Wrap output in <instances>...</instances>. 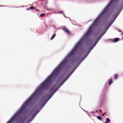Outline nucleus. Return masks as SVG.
Wrapping results in <instances>:
<instances>
[{
	"label": "nucleus",
	"instance_id": "nucleus-20",
	"mask_svg": "<svg viewBox=\"0 0 123 123\" xmlns=\"http://www.w3.org/2000/svg\"><path fill=\"white\" fill-rule=\"evenodd\" d=\"M30 8H27V10H30Z\"/></svg>",
	"mask_w": 123,
	"mask_h": 123
},
{
	"label": "nucleus",
	"instance_id": "nucleus-5",
	"mask_svg": "<svg viewBox=\"0 0 123 123\" xmlns=\"http://www.w3.org/2000/svg\"><path fill=\"white\" fill-rule=\"evenodd\" d=\"M93 27V25H91L88 28L87 31L85 34L84 37H88L91 33V31Z\"/></svg>",
	"mask_w": 123,
	"mask_h": 123
},
{
	"label": "nucleus",
	"instance_id": "nucleus-25",
	"mask_svg": "<svg viewBox=\"0 0 123 123\" xmlns=\"http://www.w3.org/2000/svg\"><path fill=\"white\" fill-rule=\"evenodd\" d=\"M38 112H37V113H36V114H37V113H38Z\"/></svg>",
	"mask_w": 123,
	"mask_h": 123
},
{
	"label": "nucleus",
	"instance_id": "nucleus-4",
	"mask_svg": "<svg viewBox=\"0 0 123 123\" xmlns=\"http://www.w3.org/2000/svg\"><path fill=\"white\" fill-rule=\"evenodd\" d=\"M54 93H47L42 96L40 101L41 102H47L51 98Z\"/></svg>",
	"mask_w": 123,
	"mask_h": 123
},
{
	"label": "nucleus",
	"instance_id": "nucleus-21",
	"mask_svg": "<svg viewBox=\"0 0 123 123\" xmlns=\"http://www.w3.org/2000/svg\"><path fill=\"white\" fill-rule=\"evenodd\" d=\"M36 10L37 11H39L37 9H36Z\"/></svg>",
	"mask_w": 123,
	"mask_h": 123
},
{
	"label": "nucleus",
	"instance_id": "nucleus-10",
	"mask_svg": "<svg viewBox=\"0 0 123 123\" xmlns=\"http://www.w3.org/2000/svg\"><path fill=\"white\" fill-rule=\"evenodd\" d=\"M115 79H116L118 77V75L117 74H115L114 76Z\"/></svg>",
	"mask_w": 123,
	"mask_h": 123
},
{
	"label": "nucleus",
	"instance_id": "nucleus-6",
	"mask_svg": "<svg viewBox=\"0 0 123 123\" xmlns=\"http://www.w3.org/2000/svg\"><path fill=\"white\" fill-rule=\"evenodd\" d=\"M62 83L59 86L57 87L55 85L52 86L51 88V90L52 91V92H55L58 89L60 86L63 84Z\"/></svg>",
	"mask_w": 123,
	"mask_h": 123
},
{
	"label": "nucleus",
	"instance_id": "nucleus-9",
	"mask_svg": "<svg viewBox=\"0 0 123 123\" xmlns=\"http://www.w3.org/2000/svg\"><path fill=\"white\" fill-rule=\"evenodd\" d=\"M119 40V38H115L113 41V42H115L118 41Z\"/></svg>",
	"mask_w": 123,
	"mask_h": 123
},
{
	"label": "nucleus",
	"instance_id": "nucleus-3",
	"mask_svg": "<svg viewBox=\"0 0 123 123\" xmlns=\"http://www.w3.org/2000/svg\"><path fill=\"white\" fill-rule=\"evenodd\" d=\"M117 0H111L109 3L107 5V6L104 9L102 12L98 17L97 18L95 19L93 22V24L92 25H96L98 23V20L99 18L103 15H105L108 11L109 10V8L111 6L112 4L114 3Z\"/></svg>",
	"mask_w": 123,
	"mask_h": 123
},
{
	"label": "nucleus",
	"instance_id": "nucleus-13",
	"mask_svg": "<svg viewBox=\"0 0 123 123\" xmlns=\"http://www.w3.org/2000/svg\"><path fill=\"white\" fill-rule=\"evenodd\" d=\"M97 118L99 120H101L102 118V117L99 116H98L97 117Z\"/></svg>",
	"mask_w": 123,
	"mask_h": 123
},
{
	"label": "nucleus",
	"instance_id": "nucleus-23",
	"mask_svg": "<svg viewBox=\"0 0 123 123\" xmlns=\"http://www.w3.org/2000/svg\"><path fill=\"white\" fill-rule=\"evenodd\" d=\"M96 112H98V110H96Z\"/></svg>",
	"mask_w": 123,
	"mask_h": 123
},
{
	"label": "nucleus",
	"instance_id": "nucleus-15",
	"mask_svg": "<svg viewBox=\"0 0 123 123\" xmlns=\"http://www.w3.org/2000/svg\"><path fill=\"white\" fill-rule=\"evenodd\" d=\"M44 15H45V14L44 13L41 14L40 15V16L41 17H42Z\"/></svg>",
	"mask_w": 123,
	"mask_h": 123
},
{
	"label": "nucleus",
	"instance_id": "nucleus-1",
	"mask_svg": "<svg viewBox=\"0 0 123 123\" xmlns=\"http://www.w3.org/2000/svg\"><path fill=\"white\" fill-rule=\"evenodd\" d=\"M81 44H76L71 52L68 55L59 65L54 70L51 74L42 83L40 84L36 89L34 92H42L47 89L51 83V79L54 76H57L60 73L62 68L66 64L70 58L73 55L78 49Z\"/></svg>",
	"mask_w": 123,
	"mask_h": 123
},
{
	"label": "nucleus",
	"instance_id": "nucleus-16",
	"mask_svg": "<svg viewBox=\"0 0 123 123\" xmlns=\"http://www.w3.org/2000/svg\"><path fill=\"white\" fill-rule=\"evenodd\" d=\"M101 37H100L98 38V39H97V42L96 43H97L98 42V41L99 40H100V39L101 38Z\"/></svg>",
	"mask_w": 123,
	"mask_h": 123
},
{
	"label": "nucleus",
	"instance_id": "nucleus-7",
	"mask_svg": "<svg viewBox=\"0 0 123 123\" xmlns=\"http://www.w3.org/2000/svg\"><path fill=\"white\" fill-rule=\"evenodd\" d=\"M63 29L68 34H69L70 33V32L69 31L66 27H63Z\"/></svg>",
	"mask_w": 123,
	"mask_h": 123
},
{
	"label": "nucleus",
	"instance_id": "nucleus-18",
	"mask_svg": "<svg viewBox=\"0 0 123 123\" xmlns=\"http://www.w3.org/2000/svg\"><path fill=\"white\" fill-rule=\"evenodd\" d=\"M59 13H63V14H64L63 13V12L62 11H61L60 12H59Z\"/></svg>",
	"mask_w": 123,
	"mask_h": 123
},
{
	"label": "nucleus",
	"instance_id": "nucleus-22",
	"mask_svg": "<svg viewBox=\"0 0 123 123\" xmlns=\"http://www.w3.org/2000/svg\"><path fill=\"white\" fill-rule=\"evenodd\" d=\"M105 123H108V122H107L105 121Z\"/></svg>",
	"mask_w": 123,
	"mask_h": 123
},
{
	"label": "nucleus",
	"instance_id": "nucleus-12",
	"mask_svg": "<svg viewBox=\"0 0 123 123\" xmlns=\"http://www.w3.org/2000/svg\"><path fill=\"white\" fill-rule=\"evenodd\" d=\"M106 122H110V120L108 118H107L106 119Z\"/></svg>",
	"mask_w": 123,
	"mask_h": 123
},
{
	"label": "nucleus",
	"instance_id": "nucleus-2",
	"mask_svg": "<svg viewBox=\"0 0 123 123\" xmlns=\"http://www.w3.org/2000/svg\"><path fill=\"white\" fill-rule=\"evenodd\" d=\"M25 102L22 106L21 109L19 110L6 123H11L13 120H14L16 117L18 115H20L22 112L25 109L26 106L28 105L33 98L36 95L37 93H34Z\"/></svg>",
	"mask_w": 123,
	"mask_h": 123
},
{
	"label": "nucleus",
	"instance_id": "nucleus-24",
	"mask_svg": "<svg viewBox=\"0 0 123 123\" xmlns=\"http://www.w3.org/2000/svg\"><path fill=\"white\" fill-rule=\"evenodd\" d=\"M119 31H121V30H119Z\"/></svg>",
	"mask_w": 123,
	"mask_h": 123
},
{
	"label": "nucleus",
	"instance_id": "nucleus-8",
	"mask_svg": "<svg viewBox=\"0 0 123 123\" xmlns=\"http://www.w3.org/2000/svg\"><path fill=\"white\" fill-rule=\"evenodd\" d=\"M113 82V81L112 79H110L108 82L109 85H110Z\"/></svg>",
	"mask_w": 123,
	"mask_h": 123
},
{
	"label": "nucleus",
	"instance_id": "nucleus-14",
	"mask_svg": "<svg viewBox=\"0 0 123 123\" xmlns=\"http://www.w3.org/2000/svg\"><path fill=\"white\" fill-rule=\"evenodd\" d=\"M30 9H35V8H34V7L33 6H31L30 7Z\"/></svg>",
	"mask_w": 123,
	"mask_h": 123
},
{
	"label": "nucleus",
	"instance_id": "nucleus-17",
	"mask_svg": "<svg viewBox=\"0 0 123 123\" xmlns=\"http://www.w3.org/2000/svg\"><path fill=\"white\" fill-rule=\"evenodd\" d=\"M106 112H105L104 113H103V114H102L101 116H104L106 114Z\"/></svg>",
	"mask_w": 123,
	"mask_h": 123
},
{
	"label": "nucleus",
	"instance_id": "nucleus-19",
	"mask_svg": "<svg viewBox=\"0 0 123 123\" xmlns=\"http://www.w3.org/2000/svg\"><path fill=\"white\" fill-rule=\"evenodd\" d=\"M96 45V44L93 47H92L91 48V50H92V49L93 48L95 45Z\"/></svg>",
	"mask_w": 123,
	"mask_h": 123
},
{
	"label": "nucleus",
	"instance_id": "nucleus-11",
	"mask_svg": "<svg viewBox=\"0 0 123 123\" xmlns=\"http://www.w3.org/2000/svg\"><path fill=\"white\" fill-rule=\"evenodd\" d=\"M56 35V34H55L54 35H53L52 36V37H51V38L50 39V40H52V39H53L54 38V37H55V36Z\"/></svg>",
	"mask_w": 123,
	"mask_h": 123
}]
</instances>
